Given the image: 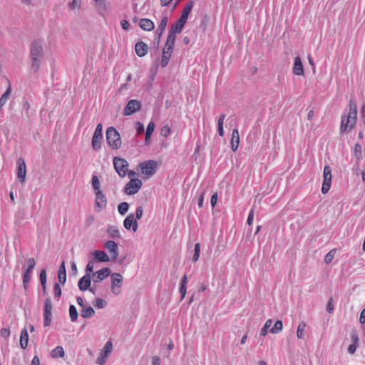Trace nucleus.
Masks as SVG:
<instances>
[{
  "instance_id": "33",
  "label": "nucleus",
  "mask_w": 365,
  "mask_h": 365,
  "mask_svg": "<svg viewBox=\"0 0 365 365\" xmlns=\"http://www.w3.org/2000/svg\"><path fill=\"white\" fill-rule=\"evenodd\" d=\"M69 316L72 322H76L78 317L77 309L73 304L69 306Z\"/></svg>"
},
{
  "instance_id": "43",
  "label": "nucleus",
  "mask_w": 365,
  "mask_h": 365,
  "mask_svg": "<svg viewBox=\"0 0 365 365\" xmlns=\"http://www.w3.org/2000/svg\"><path fill=\"white\" fill-rule=\"evenodd\" d=\"M94 305L99 309H103L107 305V302L103 299L97 298L94 302Z\"/></svg>"
},
{
  "instance_id": "52",
  "label": "nucleus",
  "mask_w": 365,
  "mask_h": 365,
  "mask_svg": "<svg viewBox=\"0 0 365 365\" xmlns=\"http://www.w3.org/2000/svg\"><path fill=\"white\" fill-rule=\"evenodd\" d=\"M143 207L142 206H139L136 208V210H135V215H136V220H140L142 216H143Z\"/></svg>"
},
{
  "instance_id": "50",
  "label": "nucleus",
  "mask_w": 365,
  "mask_h": 365,
  "mask_svg": "<svg viewBox=\"0 0 365 365\" xmlns=\"http://www.w3.org/2000/svg\"><path fill=\"white\" fill-rule=\"evenodd\" d=\"M52 304L50 298H46L44 301V311H51Z\"/></svg>"
},
{
  "instance_id": "45",
  "label": "nucleus",
  "mask_w": 365,
  "mask_h": 365,
  "mask_svg": "<svg viewBox=\"0 0 365 365\" xmlns=\"http://www.w3.org/2000/svg\"><path fill=\"white\" fill-rule=\"evenodd\" d=\"M334 253H335V251L332 250L329 251L326 255L325 258H324L325 263L329 264L333 260L334 257Z\"/></svg>"
},
{
  "instance_id": "6",
  "label": "nucleus",
  "mask_w": 365,
  "mask_h": 365,
  "mask_svg": "<svg viewBox=\"0 0 365 365\" xmlns=\"http://www.w3.org/2000/svg\"><path fill=\"white\" fill-rule=\"evenodd\" d=\"M138 167L140 168L141 172L143 174L148 176H152L155 173L158 163L153 160H149L140 163L138 164Z\"/></svg>"
},
{
  "instance_id": "48",
  "label": "nucleus",
  "mask_w": 365,
  "mask_h": 365,
  "mask_svg": "<svg viewBox=\"0 0 365 365\" xmlns=\"http://www.w3.org/2000/svg\"><path fill=\"white\" fill-rule=\"evenodd\" d=\"M39 278L41 286L46 284V270L45 269L41 271Z\"/></svg>"
},
{
  "instance_id": "28",
  "label": "nucleus",
  "mask_w": 365,
  "mask_h": 365,
  "mask_svg": "<svg viewBox=\"0 0 365 365\" xmlns=\"http://www.w3.org/2000/svg\"><path fill=\"white\" fill-rule=\"evenodd\" d=\"M29 334L26 328L21 330L20 336V346L22 349H25L28 346Z\"/></svg>"
},
{
  "instance_id": "61",
  "label": "nucleus",
  "mask_w": 365,
  "mask_h": 365,
  "mask_svg": "<svg viewBox=\"0 0 365 365\" xmlns=\"http://www.w3.org/2000/svg\"><path fill=\"white\" fill-rule=\"evenodd\" d=\"M152 365H160V359L158 356L153 357Z\"/></svg>"
},
{
  "instance_id": "32",
  "label": "nucleus",
  "mask_w": 365,
  "mask_h": 365,
  "mask_svg": "<svg viewBox=\"0 0 365 365\" xmlns=\"http://www.w3.org/2000/svg\"><path fill=\"white\" fill-rule=\"evenodd\" d=\"M51 355L53 358L63 357L64 356V350L62 346H58L52 350Z\"/></svg>"
},
{
  "instance_id": "58",
  "label": "nucleus",
  "mask_w": 365,
  "mask_h": 365,
  "mask_svg": "<svg viewBox=\"0 0 365 365\" xmlns=\"http://www.w3.org/2000/svg\"><path fill=\"white\" fill-rule=\"evenodd\" d=\"M186 292H187V287H181L180 286V289H179V292L180 294V296H181V300H182L185 297V294H186Z\"/></svg>"
},
{
  "instance_id": "21",
  "label": "nucleus",
  "mask_w": 365,
  "mask_h": 365,
  "mask_svg": "<svg viewBox=\"0 0 365 365\" xmlns=\"http://www.w3.org/2000/svg\"><path fill=\"white\" fill-rule=\"evenodd\" d=\"M240 143V135L239 131L237 128L232 130V137L230 140L231 149L235 152L239 146Z\"/></svg>"
},
{
  "instance_id": "3",
  "label": "nucleus",
  "mask_w": 365,
  "mask_h": 365,
  "mask_svg": "<svg viewBox=\"0 0 365 365\" xmlns=\"http://www.w3.org/2000/svg\"><path fill=\"white\" fill-rule=\"evenodd\" d=\"M106 141L113 150H118L121 146V138L119 133L114 127H109L106 130Z\"/></svg>"
},
{
  "instance_id": "18",
  "label": "nucleus",
  "mask_w": 365,
  "mask_h": 365,
  "mask_svg": "<svg viewBox=\"0 0 365 365\" xmlns=\"http://www.w3.org/2000/svg\"><path fill=\"white\" fill-rule=\"evenodd\" d=\"M91 284V274H85L79 279V281L78 282V287L81 291L85 292V291L88 290V288H90Z\"/></svg>"
},
{
  "instance_id": "31",
  "label": "nucleus",
  "mask_w": 365,
  "mask_h": 365,
  "mask_svg": "<svg viewBox=\"0 0 365 365\" xmlns=\"http://www.w3.org/2000/svg\"><path fill=\"white\" fill-rule=\"evenodd\" d=\"M11 92V88L10 86L7 88L6 91L3 93L1 97L0 98V111L2 109V107L4 106V104L8 101L9 96Z\"/></svg>"
},
{
  "instance_id": "34",
  "label": "nucleus",
  "mask_w": 365,
  "mask_h": 365,
  "mask_svg": "<svg viewBox=\"0 0 365 365\" xmlns=\"http://www.w3.org/2000/svg\"><path fill=\"white\" fill-rule=\"evenodd\" d=\"M128 209H129V204L128 202H120L118 205V212L121 215H125V213L128 212Z\"/></svg>"
},
{
  "instance_id": "13",
  "label": "nucleus",
  "mask_w": 365,
  "mask_h": 365,
  "mask_svg": "<svg viewBox=\"0 0 365 365\" xmlns=\"http://www.w3.org/2000/svg\"><path fill=\"white\" fill-rule=\"evenodd\" d=\"M104 247L110 252L112 261L115 262L119 255L117 243L113 240H108L104 243Z\"/></svg>"
},
{
  "instance_id": "46",
  "label": "nucleus",
  "mask_w": 365,
  "mask_h": 365,
  "mask_svg": "<svg viewBox=\"0 0 365 365\" xmlns=\"http://www.w3.org/2000/svg\"><path fill=\"white\" fill-rule=\"evenodd\" d=\"M135 129L137 135H142L145 130L144 125L142 123L138 121L135 123Z\"/></svg>"
},
{
  "instance_id": "49",
  "label": "nucleus",
  "mask_w": 365,
  "mask_h": 365,
  "mask_svg": "<svg viewBox=\"0 0 365 365\" xmlns=\"http://www.w3.org/2000/svg\"><path fill=\"white\" fill-rule=\"evenodd\" d=\"M94 268V263L93 261H89L86 267V274H91Z\"/></svg>"
},
{
  "instance_id": "29",
  "label": "nucleus",
  "mask_w": 365,
  "mask_h": 365,
  "mask_svg": "<svg viewBox=\"0 0 365 365\" xmlns=\"http://www.w3.org/2000/svg\"><path fill=\"white\" fill-rule=\"evenodd\" d=\"M95 314L94 309L91 307L82 308L81 312V316L84 319H89L93 317Z\"/></svg>"
},
{
  "instance_id": "26",
  "label": "nucleus",
  "mask_w": 365,
  "mask_h": 365,
  "mask_svg": "<svg viewBox=\"0 0 365 365\" xmlns=\"http://www.w3.org/2000/svg\"><path fill=\"white\" fill-rule=\"evenodd\" d=\"M58 279L59 283L64 284L66 281V269L64 261L61 263L59 267L58 272Z\"/></svg>"
},
{
  "instance_id": "20",
  "label": "nucleus",
  "mask_w": 365,
  "mask_h": 365,
  "mask_svg": "<svg viewBox=\"0 0 365 365\" xmlns=\"http://www.w3.org/2000/svg\"><path fill=\"white\" fill-rule=\"evenodd\" d=\"M293 73L297 76H303L304 73L303 64L299 56L294 58Z\"/></svg>"
},
{
  "instance_id": "11",
  "label": "nucleus",
  "mask_w": 365,
  "mask_h": 365,
  "mask_svg": "<svg viewBox=\"0 0 365 365\" xmlns=\"http://www.w3.org/2000/svg\"><path fill=\"white\" fill-rule=\"evenodd\" d=\"M142 107V103L140 101L133 99L130 100L123 110L124 115H131L136 111L140 110Z\"/></svg>"
},
{
  "instance_id": "35",
  "label": "nucleus",
  "mask_w": 365,
  "mask_h": 365,
  "mask_svg": "<svg viewBox=\"0 0 365 365\" xmlns=\"http://www.w3.org/2000/svg\"><path fill=\"white\" fill-rule=\"evenodd\" d=\"M282 328H283L282 322L281 320H277L275 322L274 325L270 329V332H272L273 334L279 333L282 330Z\"/></svg>"
},
{
  "instance_id": "42",
  "label": "nucleus",
  "mask_w": 365,
  "mask_h": 365,
  "mask_svg": "<svg viewBox=\"0 0 365 365\" xmlns=\"http://www.w3.org/2000/svg\"><path fill=\"white\" fill-rule=\"evenodd\" d=\"M91 182L92 186L96 191L100 190V182L96 175H93Z\"/></svg>"
},
{
  "instance_id": "27",
  "label": "nucleus",
  "mask_w": 365,
  "mask_h": 365,
  "mask_svg": "<svg viewBox=\"0 0 365 365\" xmlns=\"http://www.w3.org/2000/svg\"><path fill=\"white\" fill-rule=\"evenodd\" d=\"M193 6H194V1H189L186 4L185 8L183 9L182 14L180 18L187 21Z\"/></svg>"
},
{
  "instance_id": "2",
  "label": "nucleus",
  "mask_w": 365,
  "mask_h": 365,
  "mask_svg": "<svg viewBox=\"0 0 365 365\" xmlns=\"http://www.w3.org/2000/svg\"><path fill=\"white\" fill-rule=\"evenodd\" d=\"M30 57L31 61V72L37 73L40 69L41 63L44 58L43 41L39 39L34 40L30 46Z\"/></svg>"
},
{
  "instance_id": "5",
  "label": "nucleus",
  "mask_w": 365,
  "mask_h": 365,
  "mask_svg": "<svg viewBox=\"0 0 365 365\" xmlns=\"http://www.w3.org/2000/svg\"><path fill=\"white\" fill-rule=\"evenodd\" d=\"M113 161L114 168L118 175L121 178L125 177L128 170V163L125 159L118 157H114Z\"/></svg>"
},
{
  "instance_id": "60",
  "label": "nucleus",
  "mask_w": 365,
  "mask_h": 365,
  "mask_svg": "<svg viewBox=\"0 0 365 365\" xmlns=\"http://www.w3.org/2000/svg\"><path fill=\"white\" fill-rule=\"evenodd\" d=\"M356 344H351L348 347V351L349 354H353L355 353L356 351Z\"/></svg>"
},
{
  "instance_id": "57",
  "label": "nucleus",
  "mask_w": 365,
  "mask_h": 365,
  "mask_svg": "<svg viewBox=\"0 0 365 365\" xmlns=\"http://www.w3.org/2000/svg\"><path fill=\"white\" fill-rule=\"evenodd\" d=\"M10 335V331L9 329L4 328L1 330V336L4 338H8Z\"/></svg>"
},
{
  "instance_id": "54",
  "label": "nucleus",
  "mask_w": 365,
  "mask_h": 365,
  "mask_svg": "<svg viewBox=\"0 0 365 365\" xmlns=\"http://www.w3.org/2000/svg\"><path fill=\"white\" fill-rule=\"evenodd\" d=\"M351 340L354 344L357 345L359 342V338L356 331H353L351 334Z\"/></svg>"
},
{
  "instance_id": "16",
  "label": "nucleus",
  "mask_w": 365,
  "mask_h": 365,
  "mask_svg": "<svg viewBox=\"0 0 365 365\" xmlns=\"http://www.w3.org/2000/svg\"><path fill=\"white\" fill-rule=\"evenodd\" d=\"M123 226L126 230H132L134 232L137 231L138 229V222L135 219L134 214L130 213L123 221Z\"/></svg>"
},
{
  "instance_id": "64",
  "label": "nucleus",
  "mask_w": 365,
  "mask_h": 365,
  "mask_svg": "<svg viewBox=\"0 0 365 365\" xmlns=\"http://www.w3.org/2000/svg\"><path fill=\"white\" fill-rule=\"evenodd\" d=\"M359 322L361 324L365 323V308L363 309V311L361 313Z\"/></svg>"
},
{
  "instance_id": "56",
  "label": "nucleus",
  "mask_w": 365,
  "mask_h": 365,
  "mask_svg": "<svg viewBox=\"0 0 365 365\" xmlns=\"http://www.w3.org/2000/svg\"><path fill=\"white\" fill-rule=\"evenodd\" d=\"M254 219V210L252 209L251 211L249 213L247 222L249 225H251Z\"/></svg>"
},
{
  "instance_id": "47",
  "label": "nucleus",
  "mask_w": 365,
  "mask_h": 365,
  "mask_svg": "<svg viewBox=\"0 0 365 365\" xmlns=\"http://www.w3.org/2000/svg\"><path fill=\"white\" fill-rule=\"evenodd\" d=\"M334 299L332 297H331L328 301V303L327 304V311L329 313V314H331L334 311Z\"/></svg>"
},
{
  "instance_id": "40",
  "label": "nucleus",
  "mask_w": 365,
  "mask_h": 365,
  "mask_svg": "<svg viewBox=\"0 0 365 365\" xmlns=\"http://www.w3.org/2000/svg\"><path fill=\"white\" fill-rule=\"evenodd\" d=\"M113 349V345L110 341H108L103 349V351L101 352L104 354V357H108V354H110Z\"/></svg>"
},
{
  "instance_id": "22",
  "label": "nucleus",
  "mask_w": 365,
  "mask_h": 365,
  "mask_svg": "<svg viewBox=\"0 0 365 365\" xmlns=\"http://www.w3.org/2000/svg\"><path fill=\"white\" fill-rule=\"evenodd\" d=\"M107 200L105 195L101 191L96 192V205L100 210L106 206Z\"/></svg>"
},
{
  "instance_id": "15",
  "label": "nucleus",
  "mask_w": 365,
  "mask_h": 365,
  "mask_svg": "<svg viewBox=\"0 0 365 365\" xmlns=\"http://www.w3.org/2000/svg\"><path fill=\"white\" fill-rule=\"evenodd\" d=\"M110 274V269L108 267L103 268L94 273H93L92 279L94 283H98L106 278H107Z\"/></svg>"
},
{
  "instance_id": "62",
  "label": "nucleus",
  "mask_w": 365,
  "mask_h": 365,
  "mask_svg": "<svg viewBox=\"0 0 365 365\" xmlns=\"http://www.w3.org/2000/svg\"><path fill=\"white\" fill-rule=\"evenodd\" d=\"M187 275L185 274L182 278V280L180 282V286L187 287Z\"/></svg>"
},
{
  "instance_id": "12",
  "label": "nucleus",
  "mask_w": 365,
  "mask_h": 365,
  "mask_svg": "<svg viewBox=\"0 0 365 365\" xmlns=\"http://www.w3.org/2000/svg\"><path fill=\"white\" fill-rule=\"evenodd\" d=\"M123 279L122 275L119 273H113L111 274V291L115 295L120 293L119 288L122 286Z\"/></svg>"
},
{
  "instance_id": "4",
  "label": "nucleus",
  "mask_w": 365,
  "mask_h": 365,
  "mask_svg": "<svg viewBox=\"0 0 365 365\" xmlns=\"http://www.w3.org/2000/svg\"><path fill=\"white\" fill-rule=\"evenodd\" d=\"M174 45L175 41L167 38L165 47L163 50L162 59L160 63L162 68L166 67L168 64L169 60L173 51Z\"/></svg>"
},
{
  "instance_id": "55",
  "label": "nucleus",
  "mask_w": 365,
  "mask_h": 365,
  "mask_svg": "<svg viewBox=\"0 0 365 365\" xmlns=\"http://www.w3.org/2000/svg\"><path fill=\"white\" fill-rule=\"evenodd\" d=\"M217 192H215L212 197H211V199H210V204H211V206L212 207H214L216 204H217Z\"/></svg>"
},
{
  "instance_id": "25",
  "label": "nucleus",
  "mask_w": 365,
  "mask_h": 365,
  "mask_svg": "<svg viewBox=\"0 0 365 365\" xmlns=\"http://www.w3.org/2000/svg\"><path fill=\"white\" fill-rule=\"evenodd\" d=\"M140 27L145 31H152L154 27V23L148 19H142L139 22Z\"/></svg>"
},
{
  "instance_id": "24",
  "label": "nucleus",
  "mask_w": 365,
  "mask_h": 365,
  "mask_svg": "<svg viewBox=\"0 0 365 365\" xmlns=\"http://www.w3.org/2000/svg\"><path fill=\"white\" fill-rule=\"evenodd\" d=\"M182 29V26H179V24L175 22L171 26L167 38L175 41L176 34L180 33Z\"/></svg>"
},
{
  "instance_id": "14",
  "label": "nucleus",
  "mask_w": 365,
  "mask_h": 365,
  "mask_svg": "<svg viewBox=\"0 0 365 365\" xmlns=\"http://www.w3.org/2000/svg\"><path fill=\"white\" fill-rule=\"evenodd\" d=\"M17 177L21 183L26 181V166L22 158L18 159L17 162Z\"/></svg>"
},
{
  "instance_id": "63",
  "label": "nucleus",
  "mask_w": 365,
  "mask_h": 365,
  "mask_svg": "<svg viewBox=\"0 0 365 365\" xmlns=\"http://www.w3.org/2000/svg\"><path fill=\"white\" fill-rule=\"evenodd\" d=\"M31 365H40V360L37 356H34Z\"/></svg>"
},
{
  "instance_id": "39",
  "label": "nucleus",
  "mask_w": 365,
  "mask_h": 365,
  "mask_svg": "<svg viewBox=\"0 0 365 365\" xmlns=\"http://www.w3.org/2000/svg\"><path fill=\"white\" fill-rule=\"evenodd\" d=\"M272 319H268L264 327L261 329L260 330V334L263 336H265L268 332V329L269 328L272 326Z\"/></svg>"
},
{
  "instance_id": "30",
  "label": "nucleus",
  "mask_w": 365,
  "mask_h": 365,
  "mask_svg": "<svg viewBox=\"0 0 365 365\" xmlns=\"http://www.w3.org/2000/svg\"><path fill=\"white\" fill-rule=\"evenodd\" d=\"M107 233L111 238L118 239L120 237V232L116 226H108Z\"/></svg>"
},
{
  "instance_id": "19",
  "label": "nucleus",
  "mask_w": 365,
  "mask_h": 365,
  "mask_svg": "<svg viewBox=\"0 0 365 365\" xmlns=\"http://www.w3.org/2000/svg\"><path fill=\"white\" fill-rule=\"evenodd\" d=\"M135 51L138 56L143 57L145 56L148 51V46L145 43L140 41L135 43Z\"/></svg>"
},
{
  "instance_id": "9",
  "label": "nucleus",
  "mask_w": 365,
  "mask_h": 365,
  "mask_svg": "<svg viewBox=\"0 0 365 365\" xmlns=\"http://www.w3.org/2000/svg\"><path fill=\"white\" fill-rule=\"evenodd\" d=\"M324 182L322 186V192L326 194L330 189L331 183V168L329 165H326L324 168Z\"/></svg>"
},
{
  "instance_id": "51",
  "label": "nucleus",
  "mask_w": 365,
  "mask_h": 365,
  "mask_svg": "<svg viewBox=\"0 0 365 365\" xmlns=\"http://www.w3.org/2000/svg\"><path fill=\"white\" fill-rule=\"evenodd\" d=\"M155 129V123L153 121H150L146 128L145 133H148L152 135Z\"/></svg>"
},
{
  "instance_id": "8",
  "label": "nucleus",
  "mask_w": 365,
  "mask_h": 365,
  "mask_svg": "<svg viewBox=\"0 0 365 365\" xmlns=\"http://www.w3.org/2000/svg\"><path fill=\"white\" fill-rule=\"evenodd\" d=\"M103 140V126L99 123L95 130L92 138V148L95 150H98L101 148V141Z\"/></svg>"
},
{
  "instance_id": "41",
  "label": "nucleus",
  "mask_w": 365,
  "mask_h": 365,
  "mask_svg": "<svg viewBox=\"0 0 365 365\" xmlns=\"http://www.w3.org/2000/svg\"><path fill=\"white\" fill-rule=\"evenodd\" d=\"M22 109L25 111V114L27 118H29L32 115V112L30 110V104L28 101H24L22 104Z\"/></svg>"
},
{
  "instance_id": "37",
  "label": "nucleus",
  "mask_w": 365,
  "mask_h": 365,
  "mask_svg": "<svg viewBox=\"0 0 365 365\" xmlns=\"http://www.w3.org/2000/svg\"><path fill=\"white\" fill-rule=\"evenodd\" d=\"M306 327V324L304 322H301L298 325L297 330V336L298 339H303L304 337V331Z\"/></svg>"
},
{
  "instance_id": "23",
  "label": "nucleus",
  "mask_w": 365,
  "mask_h": 365,
  "mask_svg": "<svg viewBox=\"0 0 365 365\" xmlns=\"http://www.w3.org/2000/svg\"><path fill=\"white\" fill-rule=\"evenodd\" d=\"M93 258L98 262H108L110 258L108 255L102 250H96L92 253Z\"/></svg>"
},
{
  "instance_id": "38",
  "label": "nucleus",
  "mask_w": 365,
  "mask_h": 365,
  "mask_svg": "<svg viewBox=\"0 0 365 365\" xmlns=\"http://www.w3.org/2000/svg\"><path fill=\"white\" fill-rule=\"evenodd\" d=\"M200 243H196L195 245V250L194 254L192 257V260L193 262H196L199 257H200Z\"/></svg>"
},
{
  "instance_id": "36",
  "label": "nucleus",
  "mask_w": 365,
  "mask_h": 365,
  "mask_svg": "<svg viewBox=\"0 0 365 365\" xmlns=\"http://www.w3.org/2000/svg\"><path fill=\"white\" fill-rule=\"evenodd\" d=\"M51 311H44L43 310V325L44 327H48L51 324Z\"/></svg>"
},
{
  "instance_id": "44",
  "label": "nucleus",
  "mask_w": 365,
  "mask_h": 365,
  "mask_svg": "<svg viewBox=\"0 0 365 365\" xmlns=\"http://www.w3.org/2000/svg\"><path fill=\"white\" fill-rule=\"evenodd\" d=\"M54 297L56 299L60 298L61 296V289L58 283H55L53 286Z\"/></svg>"
},
{
  "instance_id": "10",
  "label": "nucleus",
  "mask_w": 365,
  "mask_h": 365,
  "mask_svg": "<svg viewBox=\"0 0 365 365\" xmlns=\"http://www.w3.org/2000/svg\"><path fill=\"white\" fill-rule=\"evenodd\" d=\"M28 267L24 270L23 274V284L25 290L27 289V284L31 280V272L35 267L36 261L34 258H29L26 260Z\"/></svg>"
},
{
  "instance_id": "17",
  "label": "nucleus",
  "mask_w": 365,
  "mask_h": 365,
  "mask_svg": "<svg viewBox=\"0 0 365 365\" xmlns=\"http://www.w3.org/2000/svg\"><path fill=\"white\" fill-rule=\"evenodd\" d=\"M168 22V17L166 15L163 16L160 23L158 25V29L156 30V35L158 36V37L155 38V41H157V46H158L159 45L160 37L163 35L167 26Z\"/></svg>"
},
{
  "instance_id": "7",
  "label": "nucleus",
  "mask_w": 365,
  "mask_h": 365,
  "mask_svg": "<svg viewBox=\"0 0 365 365\" xmlns=\"http://www.w3.org/2000/svg\"><path fill=\"white\" fill-rule=\"evenodd\" d=\"M142 181L138 178H131L125 185L124 192L129 195L136 194L142 187Z\"/></svg>"
},
{
  "instance_id": "59",
  "label": "nucleus",
  "mask_w": 365,
  "mask_h": 365,
  "mask_svg": "<svg viewBox=\"0 0 365 365\" xmlns=\"http://www.w3.org/2000/svg\"><path fill=\"white\" fill-rule=\"evenodd\" d=\"M120 25L124 30L128 31L129 29V22L127 20H122L120 21Z\"/></svg>"
},
{
  "instance_id": "1",
  "label": "nucleus",
  "mask_w": 365,
  "mask_h": 365,
  "mask_svg": "<svg viewBox=\"0 0 365 365\" xmlns=\"http://www.w3.org/2000/svg\"><path fill=\"white\" fill-rule=\"evenodd\" d=\"M349 111H344L341 118L340 133L350 132L355 126L357 120V106L352 100L349 102Z\"/></svg>"
},
{
  "instance_id": "53",
  "label": "nucleus",
  "mask_w": 365,
  "mask_h": 365,
  "mask_svg": "<svg viewBox=\"0 0 365 365\" xmlns=\"http://www.w3.org/2000/svg\"><path fill=\"white\" fill-rule=\"evenodd\" d=\"M68 6L71 9H75L80 7V2L78 0H73L69 3Z\"/></svg>"
}]
</instances>
